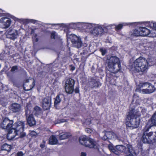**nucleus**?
Instances as JSON below:
<instances>
[{"instance_id": "obj_1", "label": "nucleus", "mask_w": 156, "mask_h": 156, "mask_svg": "<svg viewBox=\"0 0 156 156\" xmlns=\"http://www.w3.org/2000/svg\"><path fill=\"white\" fill-rule=\"evenodd\" d=\"M71 25H73L74 27L79 28L84 32H87L88 30L93 28V29L90 31V33L92 35L97 37L101 35L104 32V29H110L111 27L113 25L106 24L101 25L87 23H73Z\"/></svg>"}, {"instance_id": "obj_2", "label": "nucleus", "mask_w": 156, "mask_h": 156, "mask_svg": "<svg viewBox=\"0 0 156 156\" xmlns=\"http://www.w3.org/2000/svg\"><path fill=\"white\" fill-rule=\"evenodd\" d=\"M156 62L153 58H149L147 60L142 57H140L136 59L133 63L129 66L130 69L133 71L137 72H145L148 66L154 65Z\"/></svg>"}, {"instance_id": "obj_3", "label": "nucleus", "mask_w": 156, "mask_h": 156, "mask_svg": "<svg viewBox=\"0 0 156 156\" xmlns=\"http://www.w3.org/2000/svg\"><path fill=\"white\" fill-rule=\"evenodd\" d=\"M140 111L134 109L130 111L127 115L126 125L127 127L133 129L137 128L140 123Z\"/></svg>"}, {"instance_id": "obj_4", "label": "nucleus", "mask_w": 156, "mask_h": 156, "mask_svg": "<svg viewBox=\"0 0 156 156\" xmlns=\"http://www.w3.org/2000/svg\"><path fill=\"white\" fill-rule=\"evenodd\" d=\"M153 123L151 121L148 122L144 128L143 129V135L142 136V141L144 143L148 144L156 142V131L154 132V137H153L152 132L148 133L150 129L153 126Z\"/></svg>"}, {"instance_id": "obj_5", "label": "nucleus", "mask_w": 156, "mask_h": 156, "mask_svg": "<svg viewBox=\"0 0 156 156\" xmlns=\"http://www.w3.org/2000/svg\"><path fill=\"white\" fill-rule=\"evenodd\" d=\"M108 70L111 72L115 73L120 70L121 65L119 58L116 56H112L109 60Z\"/></svg>"}, {"instance_id": "obj_6", "label": "nucleus", "mask_w": 156, "mask_h": 156, "mask_svg": "<svg viewBox=\"0 0 156 156\" xmlns=\"http://www.w3.org/2000/svg\"><path fill=\"white\" fill-rule=\"evenodd\" d=\"M80 143L83 145L90 148H94L99 149V145L98 142L94 139L89 138L85 136H81L79 138Z\"/></svg>"}, {"instance_id": "obj_7", "label": "nucleus", "mask_w": 156, "mask_h": 156, "mask_svg": "<svg viewBox=\"0 0 156 156\" xmlns=\"http://www.w3.org/2000/svg\"><path fill=\"white\" fill-rule=\"evenodd\" d=\"M155 88L150 83L148 82L140 83L137 87L136 91L144 94H148L154 92Z\"/></svg>"}, {"instance_id": "obj_8", "label": "nucleus", "mask_w": 156, "mask_h": 156, "mask_svg": "<svg viewBox=\"0 0 156 156\" xmlns=\"http://www.w3.org/2000/svg\"><path fill=\"white\" fill-rule=\"evenodd\" d=\"M24 126V122L18 121L12 125V130L15 131L20 137L22 138L26 135L25 133L23 132Z\"/></svg>"}, {"instance_id": "obj_9", "label": "nucleus", "mask_w": 156, "mask_h": 156, "mask_svg": "<svg viewBox=\"0 0 156 156\" xmlns=\"http://www.w3.org/2000/svg\"><path fill=\"white\" fill-rule=\"evenodd\" d=\"M22 29L20 28L18 30L10 28L9 29L6 34L7 37L12 40L17 38L19 35L22 33Z\"/></svg>"}, {"instance_id": "obj_10", "label": "nucleus", "mask_w": 156, "mask_h": 156, "mask_svg": "<svg viewBox=\"0 0 156 156\" xmlns=\"http://www.w3.org/2000/svg\"><path fill=\"white\" fill-rule=\"evenodd\" d=\"M67 38H70L71 39L73 45L74 47L77 48L81 47L82 45L80 38L73 34H69V33L67 34Z\"/></svg>"}, {"instance_id": "obj_11", "label": "nucleus", "mask_w": 156, "mask_h": 156, "mask_svg": "<svg viewBox=\"0 0 156 156\" xmlns=\"http://www.w3.org/2000/svg\"><path fill=\"white\" fill-rule=\"evenodd\" d=\"M74 81L72 79H68L66 81L65 89L66 93L71 94L74 90Z\"/></svg>"}, {"instance_id": "obj_12", "label": "nucleus", "mask_w": 156, "mask_h": 156, "mask_svg": "<svg viewBox=\"0 0 156 156\" xmlns=\"http://www.w3.org/2000/svg\"><path fill=\"white\" fill-rule=\"evenodd\" d=\"M12 23L11 20L8 17H3L0 19L1 27L4 29L9 27Z\"/></svg>"}, {"instance_id": "obj_13", "label": "nucleus", "mask_w": 156, "mask_h": 156, "mask_svg": "<svg viewBox=\"0 0 156 156\" xmlns=\"http://www.w3.org/2000/svg\"><path fill=\"white\" fill-rule=\"evenodd\" d=\"M35 84V80L34 79L31 78L27 80L24 84V89L26 91H29L34 87Z\"/></svg>"}, {"instance_id": "obj_14", "label": "nucleus", "mask_w": 156, "mask_h": 156, "mask_svg": "<svg viewBox=\"0 0 156 156\" xmlns=\"http://www.w3.org/2000/svg\"><path fill=\"white\" fill-rule=\"evenodd\" d=\"M13 122L12 120H9L8 118H5L1 123V127L4 129L9 130L12 128Z\"/></svg>"}, {"instance_id": "obj_15", "label": "nucleus", "mask_w": 156, "mask_h": 156, "mask_svg": "<svg viewBox=\"0 0 156 156\" xmlns=\"http://www.w3.org/2000/svg\"><path fill=\"white\" fill-rule=\"evenodd\" d=\"M140 31L141 36H145L149 35L150 37H152L153 34L151 31L145 27H140Z\"/></svg>"}, {"instance_id": "obj_16", "label": "nucleus", "mask_w": 156, "mask_h": 156, "mask_svg": "<svg viewBox=\"0 0 156 156\" xmlns=\"http://www.w3.org/2000/svg\"><path fill=\"white\" fill-rule=\"evenodd\" d=\"M51 98L49 97L44 98L43 100L42 107L44 110L49 108L51 105Z\"/></svg>"}, {"instance_id": "obj_17", "label": "nucleus", "mask_w": 156, "mask_h": 156, "mask_svg": "<svg viewBox=\"0 0 156 156\" xmlns=\"http://www.w3.org/2000/svg\"><path fill=\"white\" fill-rule=\"evenodd\" d=\"M146 25L148 27L153 29V30L151 31L153 34L152 35L153 37H156V23L148 22L147 23Z\"/></svg>"}, {"instance_id": "obj_18", "label": "nucleus", "mask_w": 156, "mask_h": 156, "mask_svg": "<svg viewBox=\"0 0 156 156\" xmlns=\"http://www.w3.org/2000/svg\"><path fill=\"white\" fill-rule=\"evenodd\" d=\"M115 150L117 151H118L119 154V155L120 153L121 152H124L125 153L127 152V145L126 147L122 145H117L115 147Z\"/></svg>"}, {"instance_id": "obj_19", "label": "nucleus", "mask_w": 156, "mask_h": 156, "mask_svg": "<svg viewBox=\"0 0 156 156\" xmlns=\"http://www.w3.org/2000/svg\"><path fill=\"white\" fill-rule=\"evenodd\" d=\"M8 133L7 135V138L9 140H12L15 136L16 135H17L16 132L12 130V128L8 130Z\"/></svg>"}, {"instance_id": "obj_20", "label": "nucleus", "mask_w": 156, "mask_h": 156, "mask_svg": "<svg viewBox=\"0 0 156 156\" xmlns=\"http://www.w3.org/2000/svg\"><path fill=\"white\" fill-rule=\"evenodd\" d=\"M11 108L13 112H19L20 110L21 106L19 104L14 103L11 105Z\"/></svg>"}, {"instance_id": "obj_21", "label": "nucleus", "mask_w": 156, "mask_h": 156, "mask_svg": "<svg viewBox=\"0 0 156 156\" xmlns=\"http://www.w3.org/2000/svg\"><path fill=\"white\" fill-rule=\"evenodd\" d=\"M14 20L15 21H17L23 23H35L37 21V20L33 19H19L16 18H15Z\"/></svg>"}, {"instance_id": "obj_22", "label": "nucleus", "mask_w": 156, "mask_h": 156, "mask_svg": "<svg viewBox=\"0 0 156 156\" xmlns=\"http://www.w3.org/2000/svg\"><path fill=\"white\" fill-rule=\"evenodd\" d=\"M27 120L28 124L30 126L34 125L36 124V121L32 115H30L27 117Z\"/></svg>"}, {"instance_id": "obj_23", "label": "nucleus", "mask_w": 156, "mask_h": 156, "mask_svg": "<svg viewBox=\"0 0 156 156\" xmlns=\"http://www.w3.org/2000/svg\"><path fill=\"white\" fill-rule=\"evenodd\" d=\"M49 143L51 145L57 144L58 143V140L55 136L52 135L49 138Z\"/></svg>"}, {"instance_id": "obj_24", "label": "nucleus", "mask_w": 156, "mask_h": 156, "mask_svg": "<svg viewBox=\"0 0 156 156\" xmlns=\"http://www.w3.org/2000/svg\"><path fill=\"white\" fill-rule=\"evenodd\" d=\"M106 135H108L109 139H115L117 138V135L112 132H106Z\"/></svg>"}, {"instance_id": "obj_25", "label": "nucleus", "mask_w": 156, "mask_h": 156, "mask_svg": "<svg viewBox=\"0 0 156 156\" xmlns=\"http://www.w3.org/2000/svg\"><path fill=\"white\" fill-rule=\"evenodd\" d=\"M62 96L63 95L62 94H59L57 96L55 99L54 101L55 106L57 105L61 102Z\"/></svg>"}, {"instance_id": "obj_26", "label": "nucleus", "mask_w": 156, "mask_h": 156, "mask_svg": "<svg viewBox=\"0 0 156 156\" xmlns=\"http://www.w3.org/2000/svg\"><path fill=\"white\" fill-rule=\"evenodd\" d=\"M90 85L91 88L95 87H98L101 86V84L98 82H97L95 80L91 81L90 83Z\"/></svg>"}, {"instance_id": "obj_27", "label": "nucleus", "mask_w": 156, "mask_h": 156, "mask_svg": "<svg viewBox=\"0 0 156 156\" xmlns=\"http://www.w3.org/2000/svg\"><path fill=\"white\" fill-rule=\"evenodd\" d=\"M108 148L109 150L112 152L114 153L115 154L118 155L119 153L118 151L115 150V147H114L113 145L110 144L108 145Z\"/></svg>"}, {"instance_id": "obj_28", "label": "nucleus", "mask_w": 156, "mask_h": 156, "mask_svg": "<svg viewBox=\"0 0 156 156\" xmlns=\"http://www.w3.org/2000/svg\"><path fill=\"white\" fill-rule=\"evenodd\" d=\"M128 23H124L122 24H119L118 25H117L116 26L114 24H112V25H113L110 28V29H111L112 27L115 26V30H119L121 29L122 28V26H123L128 25Z\"/></svg>"}, {"instance_id": "obj_29", "label": "nucleus", "mask_w": 156, "mask_h": 156, "mask_svg": "<svg viewBox=\"0 0 156 156\" xmlns=\"http://www.w3.org/2000/svg\"><path fill=\"white\" fill-rule=\"evenodd\" d=\"M11 148V146L6 144H4L2 147V150L10 151Z\"/></svg>"}, {"instance_id": "obj_30", "label": "nucleus", "mask_w": 156, "mask_h": 156, "mask_svg": "<svg viewBox=\"0 0 156 156\" xmlns=\"http://www.w3.org/2000/svg\"><path fill=\"white\" fill-rule=\"evenodd\" d=\"M71 136L70 133H66L61 135L59 136V139L61 140H63L66 139Z\"/></svg>"}, {"instance_id": "obj_31", "label": "nucleus", "mask_w": 156, "mask_h": 156, "mask_svg": "<svg viewBox=\"0 0 156 156\" xmlns=\"http://www.w3.org/2000/svg\"><path fill=\"white\" fill-rule=\"evenodd\" d=\"M140 100L139 98V97L136 94H134L133 99V102L137 105L139 104Z\"/></svg>"}, {"instance_id": "obj_32", "label": "nucleus", "mask_w": 156, "mask_h": 156, "mask_svg": "<svg viewBox=\"0 0 156 156\" xmlns=\"http://www.w3.org/2000/svg\"><path fill=\"white\" fill-rule=\"evenodd\" d=\"M156 112L154 113L151 118L149 120L148 122L151 121L152 123H153V126H156Z\"/></svg>"}, {"instance_id": "obj_33", "label": "nucleus", "mask_w": 156, "mask_h": 156, "mask_svg": "<svg viewBox=\"0 0 156 156\" xmlns=\"http://www.w3.org/2000/svg\"><path fill=\"white\" fill-rule=\"evenodd\" d=\"M133 36H138L140 35V28L138 30L135 29L134 30L133 33L132 34Z\"/></svg>"}, {"instance_id": "obj_34", "label": "nucleus", "mask_w": 156, "mask_h": 156, "mask_svg": "<svg viewBox=\"0 0 156 156\" xmlns=\"http://www.w3.org/2000/svg\"><path fill=\"white\" fill-rule=\"evenodd\" d=\"M34 113L35 115H37L39 114L41 112L40 108L38 107H36L34 108Z\"/></svg>"}, {"instance_id": "obj_35", "label": "nucleus", "mask_w": 156, "mask_h": 156, "mask_svg": "<svg viewBox=\"0 0 156 156\" xmlns=\"http://www.w3.org/2000/svg\"><path fill=\"white\" fill-rule=\"evenodd\" d=\"M51 38L54 39H56L58 37L57 34L55 32H53L51 33Z\"/></svg>"}, {"instance_id": "obj_36", "label": "nucleus", "mask_w": 156, "mask_h": 156, "mask_svg": "<svg viewBox=\"0 0 156 156\" xmlns=\"http://www.w3.org/2000/svg\"><path fill=\"white\" fill-rule=\"evenodd\" d=\"M37 34H34L33 36V41L34 42H37L38 41V38L37 37Z\"/></svg>"}, {"instance_id": "obj_37", "label": "nucleus", "mask_w": 156, "mask_h": 156, "mask_svg": "<svg viewBox=\"0 0 156 156\" xmlns=\"http://www.w3.org/2000/svg\"><path fill=\"white\" fill-rule=\"evenodd\" d=\"M29 134L31 136H35L37 135V133L34 131H30Z\"/></svg>"}, {"instance_id": "obj_38", "label": "nucleus", "mask_w": 156, "mask_h": 156, "mask_svg": "<svg viewBox=\"0 0 156 156\" xmlns=\"http://www.w3.org/2000/svg\"><path fill=\"white\" fill-rule=\"evenodd\" d=\"M100 51L103 55H104L106 53V50L105 49H103L102 48H101L100 49Z\"/></svg>"}, {"instance_id": "obj_39", "label": "nucleus", "mask_w": 156, "mask_h": 156, "mask_svg": "<svg viewBox=\"0 0 156 156\" xmlns=\"http://www.w3.org/2000/svg\"><path fill=\"white\" fill-rule=\"evenodd\" d=\"M17 69V66H14L12 67L11 71V72H14Z\"/></svg>"}, {"instance_id": "obj_40", "label": "nucleus", "mask_w": 156, "mask_h": 156, "mask_svg": "<svg viewBox=\"0 0 156 156\" xmlns=\"http://www.w3.org/2000/svg\"><path fill=\"white\" fill-rule=\"evenodd\" d=\"M85 123L87 125H89L91 123V120L90 119H87L85 122Z\"/></svg>"}, {"instance_id": "obj_41", "label": "nucleus", "mask_w": 156, "mask_h": 156, "mask_svg": "<svg viewBox=\"0 0 156 156\" xmlns=\"http://www.w3.org/2000/svg\"><path fill=\"white\" fill-rule=\"evenodd\" d=\"M102 139L104 140H106L107 139H109L108 135H106V132L105 133V135L103 137Z\"/></svg>"}, {"instance_id": "obj_42", "label": "nucleus", "mask_w": 156, "mask_h": 156, "mask_svg": "<svg viewBox=\"0 0 156 156\" xmlns=\"http://www.w3.org/2000/svg\"><path fill=\"white\" fill-rule=\"evenodd\" d=\"M85 130H86V131L87 133H90L92 131V129H90L88 128H86Z\"/></svg>"}, {"instance_id": "obj_43", "label": "nucleus", "mask_w": 156, "mask_h": 156, "mask_svg": "<svg viewBox=\"0 0 156 156\" xmlns=\"http://www.w3.org/2000/svg\"><path fill=\"white\" fill-rule=\"evenodd\" d=\"M23 154L22 151L19 152L17 153V156H23Z\"/></svg>"}, {"instance_id": "obj_44", "label": "nucleus", "mask_w": 156, "mask_h": 156, "mask_svg": "<svg viewBox=\"0 0 156 156\" xmlns=\"http://www.w3.org/2000/svg\"><path fill=\"white\" fill-rule=\"evenodd\" d=\"M75 91L76 93H78L79 92V88L78 87H76L75 90Z\"/></svg>"}, {"instance_id": "obj_45", "label": "nucleus", "mask_w": 156, "mask_h": 156, "mask_svg": "<svg viewBox=\"0 0 156 156\" xmlns=\"http://www.w3.org/2000/svg\"><path fill=\"white\" fill-rule=\"evenodd\" d=\"M140 110H141L143 114L144 113L146 112V110L145 109H141V108H140Z\"/></svg>"}, {"instance_id": "obj_46", "label": "nucleus", "mask_w": 156, "mask_h": 156, "mask_svg": "<svg viewBox=\"0 0 156 156\" xmlns=\"http://www.w3.org/2000/svg\"><path fill=\"white\" fill-rule=\"evenodd\" d=\"M81 156H86V154L85 153L82 152Z\"/></svg>"}, {"instance_id": "obj_47", "label": "nucleus", "mask_w": 156, "mask_h": 156, "mask_svg": "<svg viewBox=\"0 0 156 156\" xmlns=\"http://www.w3.org/2000/svg\"><path fill=\"white\" fill-rule=\"evenodd\" d=\"M44 143H45L44 142V143L43 144H41L40 145V147L41 148H43L44 147Z\"/></svg>"}, {"instance_id": "obj_48", "label": "nucleus", "mask_w": 156, "mask_h": 156, "mask_svg": "<svg viewBox=\"0 0 156 156\" xmlns=\"http://www.w3.org/2000/svg\"><path fill=\"white\" fill-rule=\"evenodd\" d=\"M34 30L33 29H32L31 31V34H32L34 33Z\"/></svg>"}, {"instance_id": "obj_49", "label": "nucleus", "mask_w": 156, "mask_h": 156, "mask_svg": "<svg viewBox=\"0 0 156 156\" xmlns=\"http://www.w3.org/2000/svg\"><path fill=\"white\" fill-rule=\"evenodd\" d=\"M52 25H58V24H51Z\"/></svg>"}, {"instance_id": "obj_50", "label": "nucleus", "mask_w": 156, "mask_h": 156, "mask_svg": "<svg viewBox=\"0 0 156 156\" xmlns=\"http://www.w3.org/2000/svg\"><path fill=\"white\" fill-rule=\"evenodd\" d=\"M72 70H74L75 69V68L74 67H73L72 68Z\"/></svg>"}]
</instances>
